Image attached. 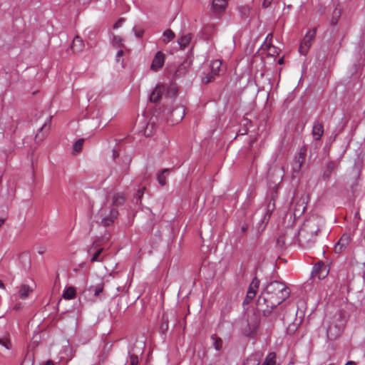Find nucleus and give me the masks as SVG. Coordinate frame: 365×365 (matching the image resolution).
Wrapping results in <instances>:
<instances>
[{
    "label": "nucleus",
    "instance_id": "obj_14",
    "mask_svg": "<svg viewBox=\"0 0 365 365\" xmlns=\"http://www.w3.org/2000/svg\"><path fill=\"white\" fill-rule=\"evenodd\" d=\"M307 205L305 199L304 197L300 198L296 203L294 207V217H299L302 215L306 210Z\"/></svg>",
    "mask_w": 365,
    "mask_h": 365
},
{
    "label": "nucleus",
    "instance_id": "obj_46",
    "mask_svg": "<svg viewBox=\"0 0 365 365\" xmlns=\"http://www.w3.org/2000/svg\"><path fill=\"white\" fill-rule=\"evenodd\" d=\"M42 365H54V363L51 360H48L44 364H43Z\"/></svg>",
    "mask_w": 365,
    "mask_h": 365
},
{
    "label": "nucleus",
    "instance_id": "obj_47",
    "mask_svg": "<svg viewBox=\"0 0 365 365\" xmlns=\"http://www.w3.org/2000/svg\"><path fill=\"white\" fill-rule=\"evenodd\" d=\"M143 31H141V30L138 31H136V32H135V36H136L137 37H141V36H142V35H143Z\"/></svg>",
    "mask_w": 365,
    "mask_h": 365
},
{
    "label": "nucleus",
    "instance_id": "obj_6",
    "mask_svg": "<svg viewBox=\"0 0 365 365\" xmlns=\"http://www.w3.org/2000/svg\"><path fill=\"white\" fill-rule=\"evenodd\" d=\"M259 285V280L255 277L250 284L248 290L247 292L246 297L243 302V304H248L256 296L257 289Z\"/></svg>",
    "mask_w": 365,
    "mask_h": 365
},
{
    "label": "nucleus",
    "instance_id": "obj_32",
    "mask_svg": "<svg viewBox=\"0 0 365 365\" xmlns=\"http://www.w3.org/2000/svg\"><path fill=\"white\" fill-rule=\"evenodd\" d=\"M0 345L2 348L6 351H9L11 349V342L8 338H0Z\"/></svg>",
    "mask_w": 365,
    "mask_h": 365
},
{
    "label": "nucleus",
    "instance_id": "obj_43",
    "mask_svg": "<svg viewBox=\"0 0 365 365\" xmlns=\"http://www.w3.org/2000/svg\"><path fill=\"white\" fill-rule=\"evenodd\" d=\"M123 54V51L122 50H119L117 52V54H116V59H117V61H118V58H120Z\"/></svg>",
    "mask_w": 365,
    "mask_h": 365
},
{
    "label": "nucleus",
    "instance_id": "obj_36",
    "mask_svg": "<svg viewBox=\"0 0 365 365\" xmlns=\"http://www.w3.org/2000/svg\"><path fill=\"white\" fill-rule=\"evenodd\" d=\"M123 39L120 36H115L113 38V43L115 46H120L122 45Z\"/></svg>",
    "mask_w": 365,
    "mask_h": 365
},
{
    "label": "nucleus",
    "instance_id": "obj_29",
    "mask_svg": "<svg viewBox=\"0 0 365 365\" xmlns=\"http://www.w3.org/2000/svg\"><path fill=\"white\" fill-rule=\"evenodd\" d=\"M259 360L256 355L249 356L244 362L243 365H259Z\"/></svg>",
    "mask_w": 365,
    "mask_h": 365
},
{
    "label": "nucleus",
    "instance_id": "obj_13",
    "mask_svg": "<svg viewBox=\"0 0 365 365\" xmlns=\"http://www.w3.org/2000/svg\"><path fill=\"white\" fill-rule=\"evenodd\" d=\"M227 6V0H212V10L215 15L224 13Z\"/></svg>",
    "mask_w": 365,
    "mask_h": 365
},
{
    "label": "nucleus",
    "instance_id": "obj_56",
    "mask_svg": "<svg viewBox=\"0 0 365 365\" xmlns=\"http://www.w3.org/2000/svg\"><path fill=\"white\" fill-rule=\"evenodd\" d=\"M246 133H247V130H245V133H242L241 135H244Z\"/></svg>",
    "mask_w": 365,
    "mask_h": 365
},
{
    "label": "nucleus",
    "instance_id": "obj_38",
    "mask_svg": "<svg viewBox=\"0 0 365 365\" xmlns=\"http://www.w3.org/2000/svg\"><path fill=\"white\" fill-rule=\"evenodd\" d=\"M153 125L148 123L145 128L144 135L147 137L150 136L152 134L151 130L153 129Z\"/></svg>",
    "mask_w": 365,
    "mask_h": 365
},
{
    "label": "nucleus",
    "instance_id": "obj_53",
    "mask_svg": "<svg viewBox=\"0 0 365 365\" xmlns=\"http://www.w3.org/2000/svg\"><path fill=\"white\" fill-rule=\"evenodd\" d=\"M38 252L39 254L42 255V254L44 252V251H43V250H39L38 251Z\"/></svg>",
    "mask_w": 365,
    "mask_h": 365
},
{
    "label": "nucleus",
    "instance_id": "obj_48",
    "mask_svg": "<svg viewBox=\"0 0 365 365\" xmlns=\"http://www.w3.org/2000/svg\"><path fill=\"white\" fill-rule=\"evenodd\" d=\"M119 155V153L115 150H113V158H116Z\"/></svg>",
    "mask_w": 365,
    "mask_h": 365
},
{
    "label": "nucleus",
    "instance_id": "obj_40",
    "mask_svg": "<svg viewBox=\"0 0 365 365\" xmlns=\"http://www.w3.org/2000/svg\"><path fill=\"white\" fill-rule=\"evenodd\" d=\"M124 22V19H118L115 23V24L113 25V29H117L118 28H120L123 23Z\"/></svg>",
    "mask_w": 365,
    "mask_h": 365
},
{
    "label": "nucleus",
    "instance_id": "obj_1",
    "mask_svg": "<svg viewBox=\"0 0 365 365\" xmlns=\"http://www.w3.org/2000/svg\"><path fill=\"white\" fill-rule=\"evenodd\" d=\"M290 294L289 289L284 283L273 281L269 283L259 296L257 305H265L264 312H270L274 308L279 305Z\"/></svg>",
    "mask_w": 365,
    "mask_h": 365
},
{
    "label": "nucleus",
    "instance_id": "obj_3",
    "mask_svg": "<svg viewBox=\"0 0 365 365\" xmlns=\"http://www.w3.org/2000/svg\"><path fill=\"white\" fill-rule=\"evenodd\" d=\"M345 324V320L339 315V323L335 324H330L327 330V334L329 338L334 339L338 337L343 331Z\"/></svg>",
    "mask_w": 365,
    "mask_h": 365
},
{
    "label": "nucleus",
    "instance_id": "obj_25",
    "mask_svg": "<svg viewBox=\"0 0 365 365\" xmlns=\"http://www.w3.org/2000/svg\"><path fill=\"white\" fill-rule=\"evenodd\" d=\"M341 16V11L338 9H335L331 15V18L330 20V25L335 26L337 24Z\"/></svg>",
    "mask_w": 365,
    "mask_h": 365
},
{
    "label": "nucleus",
    "instance_id": "obj_16",
    "mask_svg": "<svg viewBox=\"0 0 365 365\" xmlns=\"http://www.w3.org/2000/svg\"><path fill=\"white\" fill-rule=\"evenodd\" d=\"M18 289V294L17 296H14L11 297L13 299L14 298H19L21 299H25L29 296V294L32 292V289L29 287V286L26 284H22L20 287H17Z\"/></svg>",
    "mask_w": 365,
    "mask_h": 365
},
{
    "label": "nucleus",
    "instance_id": "obj_35",
    "mask_svg": "<svg viewBox=\"0 0 365 365\" xmlns=\"http://www.w3.org/2000/svg\"><path fill=\"white\" fill-rule=\"evenodd\" d=\"M103 251V249H98L95 253L94 255H93V257H91V261L92 262H101L102 261V259H101L99 257L100 255L101 254Z\"/></svg>",
    "mask_w": 365,
    "mask_h": 365
},
{
    "label": "nucleus",
    "instance_id": "obj_21",
    "mask_svg": "<svg viewBox=\"0 0 365 365\" xmlns=\"http://www.w3.org/2000/svg\"><path fill=\"white\" fill-rule=\"evenodd\" d=\"M165 96L168 97H174L176 96L178 88L176 84L170 83L168 85H165Z\"/></svg>",
    "mask_w": 365,
    "mask_h": 365
},
{
    "label": "nucleus",
    "instance_id": "obj_55",
    "mask_svg": "<svg viewBox=\"0 0 365 365\" xmlns=\"http://www.w3.org/2000/svg\"><path fill=\"white\" fill-rule=\"evenodd\" d=\"M282 62H283V59L282 58L279 59V61H278V63L279 64L282 63Z\"/></svg>",
    "mask_w": 365,
    "mask_h": 365
},
{
    "label": "nucleus",
    "instance_id": "obj_20",
    "mask_svg": "<svg viewBox=\"0 0 365 365\" xmlns=\"http://www.w3.org/2000/svg\"><path fill=\"white\" fill-rule=\"evenodd\" d=\"M83 40L77 36L73 38L71 47L73 52H78L83 48Z\"/></svg>",
    "mask_w": 365,
    "mask_h": 365
},
{
    "label": "nucleus",
    "instance_id": "obj_58",
    "mask_svg": "<svg viewBox=\"0 0 365 365\" xmlns=\"http://www.w3.org/2000/svg\"><path fill=\"white\" fill-rule=\"evenodd\" d=\"M51 117L50 116V117L48 118V121H50V120H51Z\"/></svg>",
    "mask_w": 365,
    "mask_h": 365
},
{
    "label": "nucleus",
    "instance_id": "obj_42",
    "mask_svg": "<svg viewBox=\"0 0 365 365\" xmlns=\"http://www.w3.org/2000/svg\"><path fill=\"white\" fill-rule=\"evenodd\" d=\"M272 1L273 0H264L262 3V6L264 8L269 7L271 5Z\"/></svg>",
    "mask_w": 365,
    "mask_h": 365
},
{
    "label": "nucleus",
    "instance_id": "obj_5",
    "mask_svg": "<svg viewBox=\"0 0 365 365\" xmlns=\"http://www.w3.org/2000/svg\"><path fill=\"white\" fill-rule=\"evenodd\" d=\"M259 285V280L255 277L250 284L248 290L247 292L246 297L243 302V304H248L256 296L257 289Z\"/></svg>",
    "mask_w": 365,
    "mask_h": 365
},
{
    "label": "nucleus",
    "instance_id": "obj_33",
    "mask_svg": "<svg viewBox=\"0 0 365 365\" xmlns=\"http://www.w3.org/2000/svg\"><path fill=\"white\" fill-rule=\"evenodd\" d=\"M84 140L83 138L78 139L73 145V153H79L83 148Z\"/></svg>",
    "mask_w": 365,
    "mask_h": 365
},
{
    "label": "nucleus",
    "instance_id": "obj_31",
    "mask_svg": "<svg viewBox=\"0 0 365 365\" xmlns=\"http://www.w3.org/2000/svg\"><path fill=\"white\" fill-rule=\"evenodd\" d=\"M275 357H276V355L274 353H273V352L269 353L267 356L262 365H275Z\"/></svg>",
    "mask_w": 365,
    "mask_h": 365
},
{
    "label": "nucleus",
    "instance_id": "obj_7",
    "mask_svg": "<svg viewBox=\"0 0 365 365\" xmlns=\"http://www.w3.org/2000/svg\"><path fill=\"white\" fill-rule=\"evenodd\" d=\"M222 66V61L219 59H216L211 61L210 63V69L211 72L210 73L207 74L205 78L202 79V81L205 83H208L212 81L213 79V76L218 75L220 71V68Z\"/></svg>",
    "mask_w": 365,
    "mask_h": 365
},
{
    "label": "nucleus",
    "instance_id": "obj_19",
    "mask_svg": "<svg viewBox=\"0 0 365 365\" xmlns=\"http://www.w3.org/2000/svg\"><path fill=\"white\" fill-rule=\"evenodd\" d=\"M304 160V154L300 153L294 158V165L292 167L293 173H298L300 170Z\"/></svg>",
    "mask_w": 365,
    "mask_h": 365
},
{
    "label": "nucleus",
    "instance_id": "obj_57",
    "mask_svg": "<svg viewBox=\"0 0 365 365\" xmlns=\"http://www.w3.org/2000/svg\"><path fill=\"white\" fill-rule=\"evenodd\" d=\"M245 230H246V229L243 227H242V231H243V232H245Z\"/></svg>",
    "mask_w": 365,
    "mask_h": 365
},
{
    "label": "nucleus",
    "instance_id": "obj_45",
    "mask_svg": "<svg viewBox=\"0 0 365 365\" xmlns=\"http://www.w3.org/2000/svg\"><path fill=\"white\" fill-rule=\"evenodd\" d=\"M49 128V127L47 125V123H45L41 128V131L43 130H48Z\"/></svg>",
    "mask_w": 365,
    "mask_h": 365
},
{
    "label": "nucleus",
    "instance_id": "obj_24",
    "mask_svg": "<svg viewBox=\"0 0 365 365\" xmlns=\"http://www.w3.org/2000/svg\"><path fill=\"white\" fill-rule=\"evenodd\" d=\"M169 173V169H164L158 175V181L160 185L164 186L166 184V178Z\"/></svg>",
    "mask_w": 365,
    "mask_h": 365
},
{
    "label": "nucleus",
    "instance_id": "obj_26",
    "mask_svg": "<svg viewBox=\"0 0 365 365\" xmlns=\"http://www.w3.org/2000/svg\"><path fill=\"white\" fill-rule=\"evenodd\" d=\"M125 202V197L122 193H116L113 197V204L115 206H119Z\"/></svg>",
    "mask_w": 365,
    "mask_h": 365
},
{
    "label": "nucleus",
    "instance_id": "obj_28",
    "mask_svg": "<svg viewBox=\"0 0 365 365\" xmlns=\"http://www.w3.org/2000/svg\"><path fill=\"white\" fill-rule=\"evenodd\" d=\"M175 37V34L170 29H167L163 32V41L164 43H168L169 41L173 40Z\"/></svg>",
    "mask_w": 365,
    "mask_h": 365
},
{
    "label": "nucleus",
    "instance_id": "obj_37",
    "mask_svg": "<svg viewBox=\"0 0 365 365\" xmlns=\"http://www.w3.org/2000/svg\"><path fill=\"white\" fill-rule=\"evenodd\" d=\"M168 328V320L167 319H165L164 317L162 319V324L160 325V330L162 331H165Z\"/></svg>",
    "mask_w": 365,
    "mask_h": 365
},
{
    "label": "nucleus",
    "instance_id": "obj_18",
    "mask_svg": "<svg viewBox=\"0 0 365 365\" xmlns=\"http://www.w3.org/2000/svg\"><path fill=\"white\" fill-rule=\"evenodd\" d=\"M274 208H275V203H274V199L272 198L269 202V203L267 206V208H266L265 213L261 220V222L262 223H267L269 221L271 214H272V211L274 210Z\"/></svg>",
    "mask_w": 365,
    "mask_h": 365
},
{
    "label": "nucleus",
    "instance_id": "obj_51",
    "mask_svg": "<svg viewBox=\"0 0 365 365\" xmlns=\"http://www.w3.org/2000/svg\"><path fill=\"white\" fill-rule=\"evenodd\" d=\"M0 289H4V284L2 281L0 280Z\"/></svg>",
    "mask_w": 365,
    "mask_h": 365
},
{
    "label": "nucleus",
    "instance_id": "obj_50",
    "mask_svg": "<svg viewBox=\"0 0 365 365\" xmlns=\"http://www.w3.org/2000/svg\"><path fill=\"white\" fill-rule=\"evenodd\" d=\"M345 365H356V364L353 361H349Z\"/></svg>",
    "mask_w": 365,
    "mask_h": 365
},
{
    "label": "nucleus",
    "instance_id": "obj_49",
    "mask_svg": "<svg viewBox=\"0 0 365 365\" xmlns=\"http://www.w3.org/2000/svg\"><path fill=\"white\" fill-rule=\"evenodd\" d=\"M143 195V190L138 191L137 195H138V199H140V197H142Z\"/></svg>",
    "mask_w": 365,
    "mask_h": 365
},
{
    "label": "nucleus",
    "instance_id": "obj_34",
    "mask_svg": "<svg viewBox=\"0 0 365 365\" xmlns=\"http://www.w3.org/2000/svg\"><path fill=\"white\" fill-rule=\"evenodd\" d=\"M212 339L213 341V345L215 349L217 351H220L222 346V341L220 338L215 337V336H212Z\"/></svg>",
    "mask_w": 365,
    "mask_h": 365
},
{
    "label": "nucleus",
    "instance_id": "obj_41",
    "mask_svg": "<svg viewBox=\"0 0 365 365\" xmlns=\"http://www.w3.org/2000/svg\"><path fill=\"white\" fill-rule=\"evenodd\" d=\"M23 307V304L20 302H16L11 304V307L13 309L19 310Z\"/></svg>",
    "mask_w": 365,
    "mask_h": 365
},
{
    "label": "nucleus",
    "instance_id": "obj_30",
    "mask_svg": "<svg viewBox=\"0 0 365 365\" xmlns=\"http://www.w3.org/2000/svg\"><path fill=\"white\" fill-rule=\"evenodd\" d=\"M88 290L93 292L94 296L98 297L103 292V285L102 283H100L96 286H91Z\"/></svg>",
    "mask_w": 365,
    "mask_h": 365
},
{
    "label": "nucleus",
    "instance_id": "obj_22",
    "mask_svg": "<svg viewBox=\"0 0 365 365\" xmlns=\"http://www.w3.org/2000/svg\"><path fill=\"white\" fill-rule=\"evenodd\" d=\"M191 41V36L190 34H186L184 36H182L180 38H178V43L180 48H185L187 46V45L190 43Z\"/></svg>",
    "mask_w": 365,
    "mask_h": 365
},
{
    "label": "nucleus",
    "instance_id": "obj_54",
    "mask_svg": "<svg viewBox=\"0 0 365 365\" xmlns=\"http://www.w3.org/2000/svg\"><path fill=\"white\" fill-rule=\"evenodd\" d=\"M36 138H39V139H41V137H40V133H37L36 135Z\"/></svg>",
    "mask_w": 365,
    "mask_h": 365
},
{
    "label": "nucleus",
    "instance_id": "obj_52",
    "mask_svg": "<svg viewBox=\"0 0 365 365\" xmlns=\"http://www.w3.org/2000/svg\"><path fill=\"white\" fill-rule=\"evenodd\" d=\"M4 220L0 219V227L4 224Z\"/></svg>",
    "mask_w": 365,
    "mask_h": 365
},
{
    "label": "nucleus",
    "instance_id": "obj_11",
    "mask_svg": "<svg viewBox=\"0 0 365 365\" xmlns=\"http://www.w3.org/2000/svg\"><path fill=\"white\" fill-rule=\"evenodd\" d=\"M351 242V237L349 234L344 233L334 246V252L341 253L344 250Z\"/></svg>",
    "mask_w": 365,
    "mask_h": 365
},
{
    "label": "nucleus",
    "instance_id": "obj_8",
    "mask_svg": "<svg viewBox=\"0 0 365 365\" xmlns=\"http://www.w3.org/2000/svg\"><path fill=\"white\" fill-rule=\"evenodd\" d=\"M99 214L102 217L101 222L105 226H109L110 225L115 219L117 218L118 215V212L117 210L114 208H110L109 211V214L106 215L104 213V209L101 208L100 210Z\"/></svg>",
    "mask_w": 365,
    "mask_h": 365
},
{
    "label": "nucleus",
    "instance_id": "obj_27",
    "mask_svg": "<svg viewBox=\"0 0 365 365\" xmlns=\"http://www.w3.org/2000/svg\"><path fill=\"white\" fill-rule=\"evenodd\" d=\"M76 295V290L73 287H69L63 291V297L66 299H71Z\"/></svg>",
    "mask_w": 365,
    "mask_h": 365
},
{
    "label": "nucleus",
    "instance_id": "obj_44",
    "mask_svg": "<svg viewBox=\"0 0 365 365\" xmlns=\"http://www.w3.org/2000/svg\"><path fill=\"white\" fill-rule=\"evenodd\" d=\"M138 363L137 358H133L131 357V365H136Z\"/></svg>",
    "mask_w": 365,
    "mask_h": 365
},
{
    "label": "nucleus",
    "instance_id": "obj_9",
    "mask_svg": "<svg viewBox=\"0 0 365 365\" xmlns=\"http://www.w3.org/2000/svg\"><path fill=\"white\" fill-rule=\"evenodd\" d=\"M319 231V228L315 222L311 220H307L303 224L302 227L299 231V235L302 237L304 232H309L312 237L316 236Z\"/></svg>",
    "mask_w": 365,
    "mask_h": 365
},
{
    "label": "nucleus",
    "instance_id": "obj_4",
    "mask_svg": "<svg viewBox=\"0 0 365 365\" xmlns=\"http://www.w3.org/2000/svg\"><path fill=\"white\" fill-rule=\"evenodd\" d=\"M185 115V108L183 106H178L170 112L168 121L173 124L180 123Z\"/></svg>",
    "mask_w": 365,
    "mask_h": 365
},
{
    "label": "nucleus",
    "instance_id": "obj_12",
    "mask_svg": "<svg viewBox=\"0 0 365 365\" xmlns=\"http://www.w3.org/2000/svg\"><path fill=\"white\" fill-rule=\"evenodd\" d=\"M165 93V84H158L152 93L150 94L149 98L151 102H157Z\"/></svg>",
    "mask_w": 365,
    "mask_h": 365
},
{
    "label": "nucleus",
    "instance_id": "obj_17",
    "mask_svg": "<svg viewBox=\"0 0 365 365\" xmlns=\"http://www.w3.org/2000/svg\"><path fill=\"white\" fill-rule=\"evenodd\" d=\"M312 134L314 140H319L324 134V126L322 123L315 122L313 125Z\"/></svg>",
    "mask_w": 365,
    "mask_h": 365
},
{
    "label": "nucleus",
    "instance_id": "obj_39",
    "mask_svg": "<svg viewBox=\"0 0 365 365\" xmlns=\"http://www.w3.org/2000/svg\"><path fill=\"white\" fill-rule=\"evenodd\" d=\"M130 159L129 158H127L125 159V161L124 162L123 166H122L123 172H124V171H125L126 170L128 169L129 165H130Z\"/></svg>",
    "mask_w": 365,
    "mask_h": 365
},
{
    "label": "nucleus",
    "instance_id": "obj_23",
    "mask_svg": "<svg viewBox=\"0 0 365 365\" xmlns=\"http://www.w3.org/2000/svg\"><path fill=\"white\" fill-rule=\"evenodd\" d=\"M34 353L32 351H28L23 361L22 365H34Z\"/></svg>",
    "mask_w": 365,
    "mask_h": 365
},
{
    "label": "nucleus",
    "instance_id": "obj_10",
    "mask_svg": "<svg viewBox=\"0 0 365 365\" xmlns=\"http://www.w3.org/2000/svg\"><path fill=\"white\" fill-rule=\"evenodd\" d=\"M165 60V55L161 51H158L153 59L150 69L154 71H158L163 66Z\"/></svg>",
    "mask_w": 365,
    "mask_h": 365
},
{
    "label": "nucleus",
    "instance_id": "obj_15",
    "mask_svg": "<svg viewBox=\"0 0 365 365\" xmlns=\"http://www.w3.org/2000/svg\"><path fill=\"white\" fill-rule=\"evenodd\" d=\"M337 167L336 162L330 161L327 163L322 172V177L325 180H327L330 178L332 173L335 170Z\"/></svg>",
    "mask_w": 365,
    "mask_h": 365
},
{
    "label": "nucleus",
    "instance_id": "obj_2",
    "mask_svg": "<svg viewBox=\"0 0 365 365\" xmlns=\"http://www.w3.org/2000/svg\"><path fill=\"white\" fill-rule=\"evenodd\" d=\"M316 32H317V29L314 28L312 30H309L306 33L304 38L302 39V41L299 45V51L301 54L305 55L307 53V52L308 51V50L309 49V48L312 46V41L315 38Z\"/></svg>",
    "mask_w": 365,
    "mask_h": 365
}]
</instances>
